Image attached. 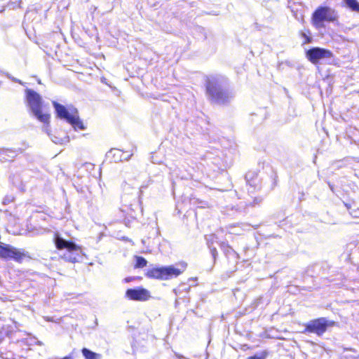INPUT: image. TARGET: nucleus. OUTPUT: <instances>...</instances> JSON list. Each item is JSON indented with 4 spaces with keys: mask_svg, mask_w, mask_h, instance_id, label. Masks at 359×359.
Listing matches in <instances>:
<instances>
[{
    "mask_svg": "<svg viewBox=\"0 0 359 359\" xmlns=\"http://www.w3.org/2000/svg\"><path fill=\"white\" fill-rule=\"evenodd\" d=\"M177 267L173 265L163 266V280H167L180 276L187 269V264L184 262H180Z\"/></svg>",
    "mask_w": 359,
    "mask_h": 359,
    "instance_id": "6e6552de",
    "label": "nucleus"
},
{
    "mask_svg": "<svg viewBox=\"0 0 359 359\" xmlns=\"http://www.w3.org/2000/svg\"><path fill=\"white\" fill-rule=\"evenodd\" d=\"M338 19L336 11L328 6H318L311 15V22L317 28L324 27V22H334Z\"/></svg>",
    "mask_w": 359,
    "mask_h": 359,
    "instance_id": "7ed1b4c3",
    "label": "nucleus"
},
{
    "mask_svg": "<svg viewBox=\"0 0 359 359\" xmlns=\"http://www.w3.org/2000/svg\"><path fill=\"white\" fill-rule=\"evenodd\" d=\"M224 245V243H221L220 246L222 247Z\"/></svg>",
    "mask_w": 359,
    "mask_h": 359,
    "instance_id": "bb28decb",
    "label": "nucleus"
},
{
    "mask_svg": "<svg viewBox=\"0 0 359 359\" xmlns=\"http://www.w3.org/2000/svg\"><path fill=\"white\" fill-rule=\"evenodd\" d=\"M145 276L149 278L163 280V266L149 269L147 271Z\"/></svg>",
    "mask_w": 359,
    "mask_h": 359,
    "instance_id": "4468645a",
    "label": "nucleus"
},
{
    "mask_svg": "<svg viewBox=\"0 0 359 359\" xmlns=\"http://www.w3.org/2000/svg\"><path fill=\"white\" fill-rule=\"evenodd\" d=\"M57 116L66 120L75 130H85L86 127L80 119L77 109L73 107L70 111L62 104L53 102Z\"/></svg>",
    "mask_w": 359,
    "mask_h": 359,
    "instance_id": "f03ea898",
    "label": "nucleus"
},
{
    "mask_svg": "<svg viewBox=\"0 0 359 359\" xmlns=\"http://www.w3.org/2000/svg\"><path fill=\"white\" fill-rule=\"evenodd\" d=\"M222 88L219 81L216 78H208L205 82V91L208 97L218 93Z\"/></svg>",
    "mask_w": 359,
    "mask_h": 359,
    "instance_id": "f8f14e48",
    "label": "nucleus"
},
{
    "mask_svg": "<svg viewBox=\"0 0 359 359\" xmlns=\"http://www.w3.org/2000/svg\"><path fill=\"white\" fill-rule=\"evenodd\" d=\"M134 259L135 260V263L134 264L135 269H142L147 266V261L144 257L135 255L134 256Z\"/></svg>",
    "mask_w": 359,
    "mask_h": 359,
    "instance_id": "a211bd4d",
    "label": "nucleus"
},
{
    "mask_svg": "<svg viewBox=\"0 0 359 359\" xmlns=\"http://www.w3.org/2000/svg\"><path fill=\"white\" fill-rule=\"evenodd\" d=\"M0 258L3 259H13L18 263H22L25 258H29L27 252L8 244L0 243Z\"/></svg>",
    "mask_w": 359,
    "mask_h": 359,
    "instance_id": "20e7f679",
    "label": "nucleus"
},
{
    "mask_svg": "<svg viewBox=\"0 0 359 359\" xmlns=\"http://www.w3.org/2000/svg\"><path fill=\"white\" fill-rule=\"evenodd\" d=\"M233 97V95L230 92L222 88L218 93H215L210 97L209 99L215 104L226 105L230 102Z\"/></svg>",
    "mask_w": 359,
    "mask_h": 359,
    "instance_id": "9d476101",
    "label": "nucleus"
},
{
    "mask_svg": "<svg viewBox=\"0 0 359 359\" xmlns=\"http://www.w3.org/2000/svg\"><path fill=\"white\" fill-rule=\"evenodd\" d=\"M210 253L212 256V258H213V262L214 263H215L216 260H217V255H218V252H217V250L216 249V248H210Z\"/></svg>",
    "mask_w": 359,
    "mask_h": 359,
    "instance_id": "4be33fe9",
    "label": "nucleus"
},
{
    "mask_svg": "<svg viewBox=\"0 0 359 359\" xmlns=\"http://www.w3.org/2000/svg\"><path fill=\"white\" fill-rule=\"evenodd\" d=\"M26 99L29 107L36 118L45 125L50 123V115L48 113L43 112V100L41 96L32 89L25 90Z\"/></svg>",
    "mask_w": 359,
    "mask_h": 359,
    "instance_id": "f257e3e1",
    "label": "nucleus"
},
{
    "mask_svg": "<svg viewBox=\"0 0 359 359\" xmlns=\"http://www.w3.org/2000/svg\"><path fill=\"white\" fill-rule=\"evenodd\" d=\"M299 34L304 39V43H303L304 44H307L312 41V38L310 36L309 31H308V34L303 32H300Z\"/></svg>",
    "mask_w": 359,
    "mask_h": 359,
    "instance_id": "aec40b11",
    "label": "nucleus"
},
{
    "mask_svg": "<svg viewBox=\"0 0 359 359\" xmlns=\"http://www.w3.org/2000/svg\"><path fill=\"white\" fill-rule=\"evenodd\" d=\"M17 151L12 149L2 148L0 149V161L11 162L17 156Z\"/></svg>",
    "mask_w": 359,
    "mask_h": 359,
    "instance_id": "ddd939ff",
    "label": "nucleus"
},
{
    "mask_svg": "<svg viewBox=\"0 0 359 359\" xmlns=\"http://www.w3.org/2000/svg\"><path fill=\"white\" fill-rule=\"evenodd\" d=\"M269 353L266 351H263L259 355H252L248 358V359H266Z\"/></svg>",
    "mask_w": 359,
    "mask_h": 359,
    "instance_id": "412c9836",
    "label": "nucleus"
},
{
    "mask_svg": "<svg viewBox=\"0 0 359 359\" xmlns=\"http://www.w3.org/2000/svg\"><path fill=\"white\" fill-rule=\"evenodd\" d=\"M81 353L85 359H101L102 355L99 353H95L87 348H83Z\"/></svg>",
    "mask_w": 359,
    "mask_h": 359,
    "instance_id": "f3484780",
    "label": "nucleus"
},
{
    "mask_svg": "<svg viewBox=\"0 0 359 359\" xmlns=\"http://www.w3.org/2000/svg\"><path fill=\"white\" fill-rule=\"evenodd\" d=\"M333 56L331 50L319 47L311 48L306 52V58L313 65L318 64L322 59L332 58Z\"/></svg>",
    "mask_w": 359,
    "mask_h": 359,
    "instance_id": "423d86ee",
    "label": "nucleus"
},
{
    "mask_svg": "<svg viewBox=\"0 0 359 359\" xmlns=\"http://www.w3.org/2000/svg\"><path fill=\"white\" fill-rule=\"evenodd\" d=\"M62 359H72V358L69 356H66V357H64Z\"/></svg>",
    "mask_w": 359,
    "mask_h": 359,
    "instance_id": "393cba45",
    "label": "nucleus"
},
{
    "mask_svg": "<svg viewBox=\"0 0 359 359\" xmlns=\"http://www.w3.org/2000/svg\"><path fill=\"white\" fill-rule=\"evenodd\" d=\"M133 278H126V282H129L131 280H133Z\"/></svg>",
    "mask_w": 359,
    "mask_h": 359,
    "instance_id": "a878e982",
    "label": "nucleus"
},
{
    "mask_svg": "<svg viewBox=\"0 0 359 359\" xmlns=\"http://www.w3.org/2000/svg\"><path fill=\"white\" fill-rule=\"evenodd\" d=\"M233 97V95L230 92L222 88L218 93H215L210 97L209 99L215 104L226 105L230 102Z\"/></svg>",
    "mask_w": 359,
    "mask_h": 359,
    "instance_id": "9b49d317",
    "label": "nucleus"
},
{
    "mask_svg": "<svg viewBox=\"0 0 359 359\" xmlns=\"http://www.w3.org/2000/svg\"><path fill=\"white\" fill-rule=\"evenodd\" d=\"M335 325L333 320H327L325 318L321 317L310 320L305 324L304 333H314L318 336H322L329 327Z\"/></svg>",
    "mask_w": 359,
    "mask_h": 359,
    "instance_id": "39448f33",
    "label": "nucleus"
},
{
    "mask_svg": "<svg viewBox=\"0 0 359 359\" xmlns=\"http://www.w3.org/2000/svg\"><path fill=\"white\" fill-rule=\"evenodd\" d=\"M15 332V327L12 325H4L0 330V339L4 340L5 338L11 339Z\"/></svg>",
    "mask_w": 359,
    "mask_h": 359,
    "instance_id": "2eb2a0df",
    "label": "nucleus"
},
{
    "mask_svg": "<svg viewBox=\"0 0 359 359\" xmlns=\"http://www.w3.org/2000/svg\"><path fill=\"white\" fill-rule=\"evenodd\" d=\"M0 355L4 359H15V353L13 350H6L3 343L0 341Z\"/></svg>",
    "mask_w": 359,
    "mask_h": 359,
    "instance_id": "dca6fc26",
    "label": "nucleus"
},
{
    "mask_svg": "<svg viewBox=\"0 0 359 359\" xmlns=\"http://www.w3.org/2000/svg\"><path fill=\"white\" fill-rule=\"evenodd\" d=\"M55 245L57 250L66 249L69 252H81L82 248L71 241H65L60 236H57L55 239Z\"/></svg>",
    "mask_w": 359,
    "mask_h": 359,
    "instance_id": "1a4fd4ad",
    "label": "nucleus"
},
{
    "mask_svg": "<svg viewBox=\"0 0 359 359\" xmlns=\"http://www.w3.org/2000/svg\"><path fill=\"white\" fill-rule=\"evenodd\" d=\"M114 156H120L121 151L120 149H114Z\"/></svg>",
    "mask_w": 359,
    "mask_h": 359,
    "instance_id": "5701e85b",
    "label": "nucleus"
},
{
    "mask_svg": "<svg viewBox=\"0 0 359 359\" xmlns=\"http://www.w3.org/2000/svg\"><path fill=\"white\" fill-rule=\"evenodd\" d=\"M352 11L359 12V4L356 0H343Z\"/></svg>",
    "mask_w": 359,
    "mask_h": 359,
    "instance_id": "6ab92c4d",
    "label": "nucleus"
},
{
    "mask_svg": "<svg viewBox=\"0 0 359 359\" xmlns=\"http://www.w3.org/2000/svg\"><path fill=\"white\" fill-rule=\"evenodd\" d=\"M70 262H72L74 263V262H76V259L74 257V258H73V259H70Z\"/></svg>",
    "mask_w": 359,
    "mask_h": 359,
    "instance_id": "b1692460",
    "label": "nucleus"
},
{
    "mask_svg": "<svg viewBox=\"0 0 359 359\" xmlns=\"http://www.w3.org/2000/svg\"><path fill=\"white\" fill-rule=\"evenodd\" d=\"M126 297L130 300L139 302H145L151 297L150 292L142 287L128 289Z\"/></svg>",
    "mask_w": 359,
    "mask_h": 359,
    "instance_id": "0eeeda50",
    "label": "nucleus"
}]
</instances>
